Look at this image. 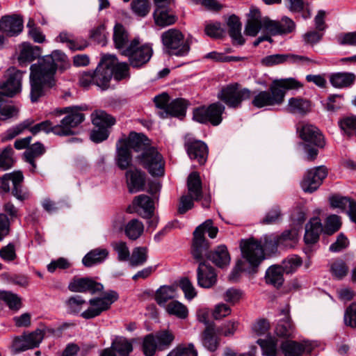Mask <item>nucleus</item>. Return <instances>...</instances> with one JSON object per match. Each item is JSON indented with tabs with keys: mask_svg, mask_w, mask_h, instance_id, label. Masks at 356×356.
I'll list each match as a JSON object with an SVG mask.
<instances>
[{
	"mask_svg": "<svg viewBox=\"0 0 356 356\" xmlns=\"http://www.w3.org/2000/svg\"><path fill=\"white\" fill-rule=\"evenodd\" d=\"M66 58L64 53L56 50L31 65L30 97L32 102H37L44 95L47 89L51 88L56 85V70L64 65Z\"/></svg>",
	"mask_w": 356,
	"mask_h": 356,
	"instance_id": "f257e3e1",
	"label": "nucleus"
},
{
	"mask_svg": "<svg viewBox=\"0 0 356 356\" xmlns=\"http://www.w3.org/2000/svg\"><path fill=\"white\" fill-rule=\"evenodd\" d=\"M302 84L294 78L274 80L268 90L254 92L252 105L257 108L280 106L284 101L286 92L289 90H298Z\"/></svg>",
	"mask_w": 356,
	"mask_h": 356,
	"instance_id": "f03ea898",
	"label": "nucleus"
},
{
	"mask_svg": "<svg viewBox=\"0 0 356 356\" xmlns=\"http://www.w3.org/2000/svg\"><path fill=\"white\" fill-rule=\"evenodd\" d=\"M161 40L164 51L170 56H185L191 49L188 40L177 29H170L163 32Z\"/></svg>",
	"mask_w": 356,
	"mask_h": 356,
	"instance_id": "7ed1b4c3",
	"label": "nucleus"
},
{
	"mask_svg": "<svg viewBox=\"0 0 356 356\" xmlns=\"http://www.w3.org/2000/svg\"><path fill=\"white\" fill-rule=\"evenodd\" d=\"M24 175L22 171L15 170L0 177V194L11 191L12 195L19 201H24L29 197L28 191L24 187Z\"/></svg>",
	"mask_w": 356,
	"mask_h": 356,
	"instance_id": "20e7f679",
	"label": "nucleus"
},
{
	"mask_svg": "<svg viewBox=\"0 0 356 356\" xmlns=\"http://www.w3.org/2000/svg\"><path fill=\"white\" fill-rule=\"evenodd\" d=\"M212 224V221L208 220L195 229L191 248V254L194 259L201 260L209 250V243L204 237V233L207 232L211 238L216 236L218 229Z\"/></svg>",
	"mask_w": 356,
	"mask_h": 356,
	"instance_id": "39448f33",
	"label": "nucleus"
},
{
	"mask_svg": "<svg viewBox=\"0 0 356 356\" xmlns=\"http://www.w3.org/2000/svg\"><path fill=\"white\" fill-rule=\"evenodd\" d=\"M83 106H69L60 110H57L56 113L60 115L66 113L59 124L55 125L54 134L58 136H70L74 134L73 128L76 127L85 120V115L81 113L85 110Z\"/></svg>",
	"mask_w": 356,
	"mask_h": 356,
	"instance_id": "423d86ee",
	"label": "nucleus"
},
{
	"mask_svg": "<svg viewBox=\"0 0 356 356\" xmlns=\"http://www.w3.org/2000/svg\"><path fill=\"white\" fill-rule=\"evenodd\" d=\"M175 340L173 332L169 330H162L155 334H149L143 339V352L145 356H153L156 350L168 349Z\"/></svg>",
	"mask_w": 356,
	"mask_h": 356,
	"instance_id": "0eeeda50",
	"label": "nucleus"
},
{
	"mask_svg": "<svg viewBox=\"0 0 356 356\" xmlns=\"http://www.w3.org/2000/svg\"><path fill=\"white\" fill-rule=\"evenodd\" d=\"M118 298V293L114 291L105 292L102 296L89 300V307L83 311L81 316L84 319H91L99 316L102 312L108 310L111 305Z\"/></svg>",
	"mask_w": 356,
	"mask_h": 356,
	"instance_id": "6e6552de",
	"label": "nucleus"
},
{
	"mask_svg": "<svg viewBox=\"0 0 356 356\" xmlns=\"http://www.w3.org/2000/svg\"><path fill=\"white\" fill-rule=\"evenodd\" d=\"M152 49L149 44L139 46L137 39L133 40L129 45L122 49L121 54L129 58L130 65L134 67H141L146 64L152 56Z\"/></svg>",
	"mask_w": 356,
	"mask_h": 356,
	"instance_id": "1a4fd4ad",
	"label": "nucleus"
},
{
	"mask_svg": "<svg viewBox=\"0 0 356 356\" xmlns=\"http://www.w3.org/2000/svg\"><path fill=\"white\" fill-rule=\"evenodd\" d=\"M252 92L248 88H241L238 83H232L222 88L218 98L230 108L240 107L243 100L251 98Z\"/></svg>",
	"mask_w": 356,
	"mask_h": 356,
	"instance_id": "9d476101",
	"label": "nucleus"
},
{
	"mask_svg": "<svg viewBox=\"0 0 356 356\" xmlns=\"http://www.w3.org/2000/svg\"><path fill=\"white\" fill-rule=\"evenodd\" d=\"M140 164L153 177L164 174V161L162 155L153 147H149L138 156Z\"/></svg>",
	"mask_w": 356,
	"mask_h": 356,
	"instance_id": "9b49d317",
	"label": "nucleus"
},
{
	"mask_svg": "<svg viewBox=\"0 0 356 356\" xmlns=\"http://www.w3.org/2000/svg\"><path fill=\"white\" fill-rule=\"evenodd\" d=\"M115 61L116 57L113 55H105L102 58L95 70L92 72L95 85L104 90L108 88Z\"/></svg>",
	"mask_w": 356,
	"mask_h": 356,
	"instance_id": "f8f14e48",
	"label": "nucleus"
},
{
	"mask_svg": "<svg viewBox=\"0 0 356 356\" xmlns=\"http://www.w3.org/2000/svg\"><path fill=\"white\" fill-rule=\"evenodd\" d=\"M225 106L220 102L210 104L208 107H200L193 111V119L200 123L209 122L213 126L222 122Z\"/></svg>",
	"mask_w": 356,
	"mask_h": 356,
	"instance_id": "ddd939ff",
	"label": "nucleus"
},
{
	"mask_svg": "<svg viewBox=\"0 0 356 356\" xmlns=\"http://www.w3.org/2000/svg\"><path fill=\"white\" fill-rule=\"evenodd\" d=\"M240 248L243 258L252 267H257L265 259L261 241L254 238L241 240Z\"/></svg>",
	"mask_w": 356,
	"mask_h": 356,
	"instance_id": "4468645a",
	"label": "nucleus"
},
{
	"mask_svg": "<svg viewBox=\"0 0 356 356\" xmlns=\"http://www.w3.org/2000/svg\"><path fill=\"white\" fill-rule=\"evenodd\" d=\"M44 337V332L40 329L22 335L13 337L11 350L14 353H19L29 349L38 347Z\"/></svg>",
	"mask_w": 356,
	"mask_h": 356,
	"instance_id": "2eb2a0df",
	"label": "nucleus"
},
{
	"mask_svg": "<svg viewBox=\"0 0 356 356\" xmlns=\"http://www.w3.org/2000/svg\"><path fill=\"white\" fill-rule=\"evenodd\" d=\"M34 123V120L31 118L26 119L21 123L11 127L6 131V137L8 139H13L24 132V130L29 129L33 134H36L40 131L46 133L53 132L54 134L55 125L49 120H45L31 127Z\"/></svg>",
	"mask_w": 356,
	"mask_h": 356,
	"instance_id": "dca6fc26",
	"label": "nucleus"
},
{
	"mask_svg": "<svg viewBox=\"0 0 356 356\" xmlns=\"http://www.w3.org/2000/svg\"><path fill=\"white\" fill-rule=\"evenodd\" d=\"M25 72L10 67L7 70V79L0 83V95L13 97L22 90V81Z\"/></svg>",
	"mask_w": 356,
	"mask_h": 356,
	"instance_id": "f3484780",
	"label": "nucleus"
},
{
	"mask_svg": "<svg viewBox=\"0 0 356 356\" xmlns=\"http://www.w3.org/2000/svg\"><path fill=\"white\" fill-rule=\"evenodd\" d=\"M327 170L324 166H318L307 171L301 181V188L306 193L316 191L327 177Z\"/></svg>",
	"mask_w": 356,
	"mask_h": 356,
	"instance_id": "a211bd4d",
	"label": "nucleus"
},
{
	"mask_svg": "<svg viewBox=\"0 0 356 356\" xmlns=\"http://www.w3.org/2000/svg\"><path fill=\"white\" fill-rule=\"evenodd\" d=\"M300 138L305 143L318 147H323L325 145L324 137L320 130L314 125L307 123H300L297 128Z\"/></svg>",
	"mask_w": 356,
	"mask_h": 356,
	"instance_id": "6ab92c4d",
	"label": "nucleus"
},
{
	"mask_svg": "<svg viewBox=\"0 0 356 356\" xmlns=\"http://www.w3.org/2000/svg\"><path fill=\"white\" fill-rule=\"evenodd\" d=\"M195 260L199 263L197 269V284L204 289H209L214 286L217 282V274L215 269L204 261V257L201 260Z\"/></svg>",
	"mask_w": 356,
	"mask_h": 356,
	"instance_id": "aec40b11",
	"label": "nucleus"
},
{
	"mask_svg": "<svg viewBox=\"0 0 356 356\" xmlns=\"http://www.w3.org/2000/svg\"><path fill=\"white\" fill-rule=\"evenodd\" d=\"M68 289L72 292H90L95 294L102 291L103 285L90 277H74L69 284Z\"/></svg>",
	"mask_w": 356,
	"mask_h": 356,
	"instance_id": "412c9836",
	"label": "nucleus"
},
{
	"mask_svg": "<svg viewBox=\"0 0 356 356\" xmlns=\"http://www.w3.org/2000/svg\"><path fill=\"white\" fill-rule=\"evenodd\" d=\"M185 148L191 159L196 160L200 165L204 164L208 156L207 145L201 140L186 138Z\"/></svg>",
	"mask_w": 356,
	"mask_h": 356,
	"instance_id": "4be33fe9",
	"label": "nucleus"
},
{
	"mask_svg": "<svg viewBox=\"0 0 356 356\" xmlns=\"http://www.w3.org/2000/svg\"><path fill=\"white\" fill-rule=\"evenodd\" d=\"M23 29V19L18 15H4L0 19V31L8 36L18 35Z\"/></svg>",
	"mask_w": 356,
	"mask_h": 356,
	"instance_id": "5701e85b",
	"label": "nucleus"
},
{
	"mask_svg": "<svg viewBox=\"0 0 356 356\" xmlns=\"http://www.w3.org/2000/svg\"><path fill=\"white\" fill-rule=\"evenodd\" d=\"M289 62L291 63H300L302 62H312L308 57L295 54H273L267 56L261 59V64L264 66H273Z\"/></svg>",
	"mask_w": 356,
	"mask_h": 356,
	"instance_id": "b1692460",
	"label": "nucleus"
},
{
	"mask_svg": "<svg viewBox=\"0 0 356 356\" xmlns=\"http://www.w3.org/2000/svg\"><path fill=\"white\" fill-rule=\"evenodd\" d=\"M132 350V343L127 339L117 337L110 348L102 351L101 356H128Z\"/></svg>",
	"mask_w": 356,
	"mask_h": 356,
	"instance_id": "393cba45",
	"label": "nucleus"
},
{
	"mask_svg": "<svg viewBox=\"0 0 356 356\" xmlns=\"http://www.w3.org/2000/svg\"><path fill=\"white\" fill-rule=\"evenodd\" d=\"M280 349L284 356H301L304 353H310L312 346L308 341L299 343L292 340H285L280 343Z\"/></svg>",
	"mask_w": 356,
	"mask_h": 356,
	"instance_id": "a878e982",
	"label": "nucleus"
},
{
	"mask_svg": "<svg viewBox=\"0 0 356 356\" xmlns=\"http://www.w3.org/2000/svg\"><path fill=\"white\" fill-rule=\"evenodd\" d=\"M119 143L127 146L129 149L143 152L148 148L149 140L144 134L131 132L128 138L119 140Z\"/></svg>",
	"mask_w": 356,
	"mask_h": 356,
	"instance_id": "bb28decb",
	"label": "nucleus"
},
{
	"mask_svg": "<svg viewBox=\"0 0 356 356\" xmlns=\"http://www.w3.org/2000/svg\"><path fill=\"white\" fill-rule=\"evenodd\" d=\"M129 191L131 193L144 190L145 174L137 168L130 169L126 172Z\"/></svg>",
	"mask_w": 356,
	"mask_h": 356,
	"instance_id": "cd10ccee",
	"label": "nucleus"
},
{
	"mask_svg": "<svg viewBox=\"0 0 356 356\" xmlns=\"http://www.w3.org/2000/svg\"><path fill=\"white\" fill-rule=\"evenodd\" d=\"M207 258L211 261L219 268H224L229 264L230 256L225 245H221L213 251L208 252L204 255V259Z\"/></svg>",
	"mask_w": 356,
	"mask_h": 356,
	"instance_id": "c85d7f7f",
	"label": "nucleus"
},
{
	"mask_svg": "<svg viewBox=\"0 0 356 356\" xmlns=\"http://www.w3.org/2000/svg\"><path fill=\"white\" fill-rule=\"evenodd\" d=\"M263 18L258 9L251 8L245 28V34L252 37L256 36L263 28Z\"/></svg>",
	"mask_w": 356,
	"mask_h": 356,
	"instance_id": "c756f323",
	"label": "nucleus"
},
{
	"mask_svg": "<svg viewBox=\"0 0 356 356\" xmlns=\"http://www.w3.org/2000/svg\"><path fill=\"white\" fill-rule=\"evenodd\" d=\"M323 228L318 218H314L306 225L304 240L306 244H314L319 238Z\"/></svg>",
	"mask_w": 356,
	"mask_h": 356,
	"instance_id": "7c9ffc66",
	"label": "nucleus"
},
{
	"mask_svg": "<svg viewBox=\"0 0 356 356\" xmlns=\"http://www.w3.org/2000/svg\"><path fill=\"white\" fill-rule=\"evenodd\" d=\"M310 102L301 97H291L289 99L286 106V111L291 114L304 115L309 112Z\"/></svg>",
	"mask_w": 356,
	"mask_h": 356,
	"instance_id": "2f4dec72",
	"label": "nucleus"
},
{
	"mask_svg": "<svg viewBox=\"0 0 356 356\" xmlns=\"http://www.w3.org/2000/svg\"><path fill=\"white\" fill-rule=\"evenodd\" d=\"M187 188L188 195L195 201L202 198V181L200 175L197 172H191L187 179Z\"/></svg>",
	"mask_w": 356,
	"mask_h": 356,
	"instance_id": "473e14b6",
	"label": "nucleus"
},
{
	"mask_svg": "<svg viewBox=\"0 0 356 356\" xmlns=\"http://www.w3.org/2000/svg\"><path fill=\"white\" fill-rule=\"evenodd\" d=\"M287 22L291 26L286 29H282L280 22L271 20L265 17L263 18V29L273 35L289 33L295 29L296 25L292 20H287Z\"/></svg>",
	"mask_w": 356,
	"mask_h": 356,
	"instance_id": "72a5a7b5",
	"label": "nucleus"
},
{
	"mask_svg": "<svg viewBox=\"0 0 356 356\" xmlns=\"http://www.w3.org/2000/svg\"><path fill=\"white\" fill-rule=\"evenodd\" d=\"M133 204L143 210V218H151L154 214V204L152 199L146 195H140L134 197Z\"/></svg>",
	"mask_w": 356,
	"mask_h": 356,
	"instance_id": "f704fd0d",
	"label": "nucleus"
},
{
	"mask_svg": "<svg viewBox=\"0 0 356 356\" xmlns=\"http://www.w3.org/2000/svg\"><path fill=\"white\" fill-rule=\"evenodd\" d=\"M356 80V76L352 72H338L330 75V81L332 86L337 88L351 86Z\"/></svg>",
	"mask_w": 356,
	"mask_h": 356,
	"instance_id": "c9c22d12",
	"label": "nucleus"
},
{
	"mask_svg": "<svg viewBox=\"0 0 356 356\" xmlns=\"http://www.w3.org/2000/svg\"><path fill=\"white\" fill-rule=\"evenodd\" d=\"M177 297V287L175 286H161L155 293L156 302L159 306L163 307H165L169 300H174L173 299Z\"/></svg>",
	"mask_w": 356,
	"mask_h": 356,
	"instance_id": "e433bc0d",
	"label": "nucleus"
},
{
	"mask_svg": "<svg viewBox=\"0 0 356 356\" xmlns=\"http://www.w3.org/2000/svg\"><path fill=\"white\" fill-rule=\"evenodd\" d=\"M202 343L207 350L215 351L219 346V338L216 335L215 325H208L201 334Z\"/></svg>",
	"mask_w": 356,
	"mask_h": 356,
	"instance_id": "4c0bfd02",
	"label": "nucleus"
},
{
	"mask_svg": "<svg viewBox=\"0 0 356 356\" xmlns=\"http://www.w3.org/2000/svg\"><path fill=\"white\" fill-rule=\"evenodd\" d=\"M45 152L44 145L40 143H35L26 149L24 152L25 161L31 165L30 170L34 173L36 170L35 159L42 155Z\"/></svg>",
	"mask_w": 356,
	"mask_h": 356,
	"instance_id": "58836bf2",
	"label": "nucleus"
},
{
	"mask_svg": "<svg viewBox=\"0 0 356 356\" xmlns=\"http://www.w3.org/2000/svg\"><path fill=\"white\" fill-rule=\"evenodd\" d=\"M283 273L284 271L281 266L273 265L270 266L266 272V282L276 288L280 287L284 283Z\"/></svg>",
	"mask_w": 356,
	"mask_h": 356,
	"instance_id": "ea45409f",
	"label": "nucleus"
},
{
	"mask_svg": "<svg viewBox=\"0 0 356 356\" xmlns=\"http://www.w3.org/2000/svg\"><path fill=\"white\" fill-rule=\"evenodd\" d=\"M282 314L284 318L278 323L275 328V332L280 337H291L294 333L295 327L289 316V312L282 310Z\"/></svg>",
	"mask_w": 356,
	"mask_h": 356,
	"instance_id": "a19ab883",
	"label": "nucleus"
},
{
	"mask_svg": "<svg viewBox=\"0 0 356 356\" xmlns=\"http://www.w3.org/2000/svg\"><path fill=\"white\" fill-rule=\"evenodd\" d=\"M91 120L95 127H103L108 129L115 123V119L104 111L98 110L91 114Z\"/></svg>",
	"mask_w": 356,
	"mask_h": 356,
	"instance_id": "79ce46f5",
	"label": "nucleus"
},
{
	"mask_svg": "<svg viewBox=\"0 0 356 356\" xmlns=\"http://www.w3.org/2000/svg\"><path fill=\"white\" fill-rule=\"evenodd\" d=\"M108 256V251L105 248H96L86 254L82 259L83 265L90 267L102 263Z\"/></svg>",
	"mask_w": 356,
	"mask_h": 356,
	"instance_id": "37998d69",
	"label": "nucleus"
},
{
	"mask_svg": "<svg viewBox=\"0 0 356 356\" xmlns=\"http://www.w3.org/2000/svg\"><path fill=\"white\" fill-rule=\"evenodd\" d=\"M227 26L229 27V34L230 37L237 42L240 45L244 43V40L241 35V23L239 18L236 15H231L227 20Z\"/></svg>",
	"mask_w": 356,
	"mask_h": 356,
	"instance_id": "c03bdc74",
	"label": "nucleus"
},
{
	"mask_svg": "<svg viewBox=\"0 0 356 356\" xmlns=\"http://www.w3.org/2000/svg\"><path fill=\"white\" fill-rule=\"evenodd\" d=\"M131 154L130 149L119 142L117 144L116 163L121 170L127 169L131 163Z\"/></svg>",
	"mask_w": 356,
	"mask_h": 356,
	"instance_id": "a18cd8bd",
	"label": "nucleus"
},
{
	"mask_svg": "<svg viewBox=\"0 0 356 356\" xmlns=\"http://www.w3.org/2000/svg\"><path fill=\"white\" fill-rule=\"evenodd\" d=\"M164 308L168 314L180 319H185L188 315L187 307L178 300H171Z\"/></svg>",
	"mask_w": 356,
	"mask_h": 356,
	"instance_id": "49530a36",
	"label": "nucleus"
},
{
	"mask_svg": "<svg viewBox=\"0 0 356 356\" xmlns=\"http://www.w3.org/2000/svg\"><path fill=\"white\" fill-rule=\"evenodd\" d=\"M257 343L262 349L263 354L266 356H277L278 340L272 336H268L266 339H259Z\"/></svg>",
	"mask_w": 356,
	"mask_h": 356,
	"instance_id": "de8ad7c7",
	"label": "nucleus"
},
{
	"mask_svg": "<svg viewBox=\"0 0 356 356\" xmlns=\"http://www.w3.org/2000/svg\"><path fill=\"white\" fill-rule=\"evenodd\" d=\"M188 106L187 101L182 98H177L172 101L167 106V111L165 117L168 115L175 117H182L185 115L186 110Z\"/></svg>",
	"mask_w": 356,
	"mask_h": 356,
	"instance_id": "09e8293b",
	"label": "nucleus"
},
{
	"mask_svg": "<svg viewBox=\"0 0 356 356\" xmlns=\"http://www.w3.org/2000/svg\"><path fill=\"white\" fill-rule=\"evenodd\" d=\"M40 54V48L38 46H33L29 43L22 44L19 60L20 62H31L38 58Z\"/></svg>",
	"mask_w": 356,
	"mask_h": 356,
	"instance_id": "8fccbe9b",
	"label": "nucleus"
},
{
	"mask_svg": "<svg viewBox=\"0 0 356 356\" xmlns=\"http://www.w3.org/2000/svg\"><path fill=\"white\" fill-rule=\"evenodd\" d=\"M144 226L142 222L138 219H132L129 221L124 228L125 235L131 240H136L143 234Z\"/></svg>",
	"mask_w": 356,
	"mask_h": 356,
	"instance_id": "3c124183",
	"label": "nucleus"
},
{
	"mask_svg": "<svg viewBox=\"0 0 356 356\" xmlns=\"http://www.w3.org/2000/svg\"><path fill=\"white\" fill-rule=\"evenodd\" d=\"M148 259V248L147 247H136L133 249L129 259L132 267L143 266Z\"/></svg>",
	"mask_w": 356,
	"mask_h": 356,
	"instance_id": "603ef678",
	"label": "nucleus"
},
{
	"mask_svg": "<svg viewBox=\"0 0 356 356\" xmlns=\"http://www.w3.org/2000/svg\"><path fill=\"white\" fill-rule=\"evenodd\" d=\"M154 18L156 24L161 27L172 25L177 21V17L170 14L165 8L156 9L154 12Z\"/></svg>",
	"mask_w": 356,
	"mask_h": 356,
	"instance_id": "864d4df0",
	"label": "nucleus"
},
{
	"mask_svg": "<svg viewBox=\"0 0 356 356\" xmlns=\"http://www.w3.org/2000/svg\"><path fill=\"white\" fill-rule=\"evenodd\" d=\"M113 40L118 49H124L128 42V33L121 24H116L114 26Z\"/></svg>",
	"mask_w": 356,
	"mask_h": 356,
	"instance_id": "5fc2aeb1",
	"label": "nucleus"
},
{
	"mask_svg": "<svg viewBox=\"0 0 356 356\" xmlns=\"http://www.w3.org/2000/svg\"><path fill=\"white\" fill-rule=\"evenodd\" d=\"M0 300H3L12 310H18L22 307L21 298L10 291H0Z\"/></svg>",
	"mask_w": 356,
	"mask_h": 356,
	"instance_id": "6e6d98bb",
	"label": "nucleus"
},
{
	"mask_svg": "<svg viewBox=\"0 0 356 356\" xmlns=\"http://www.w3.org/2000/svg\"><path fill=\"white\" fill-rule=\"evenodd\" d=\"M13 149L10 146L5 147L0 152V171H6L14 165Z\"/></svg>",
	"mask_w": 356,
	"mask_h": 356,
	"instance_id": "4d7b16f0",
	"label": "nucleus"
},
{
	"mask_svg": "<svg viewBox=\"0 0 356 356\" xmlns=\"http://www.w3.org/2000/svg\"><path fill=\"white\" fill-rule=\"evenodd\" d=\"M349 268L346 262L337 259L330 264V272L332 275L337 279H342L347 275Z\"/></svg>",
	"mask_w": 356,
	"mask_h": 356,
	"instance_id": "13d9d810",
	"label": "nucleus"
},
{
	"mask_svg": "<svg viewBox=\"0 0 356 356\" xmlns=\"http://www.w3.org/2000/svg\"><path fill=\"white\" fill-rule=\"evenodd\" d=\"M339 125L346 135L353 136L356 132V116L350 115L341 118L339 121Z\"/></svg>",
	"mask_w": 356,
	"mask_h": 356,
	"instance_id": "bf43d9fd",
	"label": "nucleus"
},
{
	"mask_svg": "<svg viewBox=\"0 0 356 356\" xmlns=\"http://www.w3.org/2000/svg\"><path fill=\"white\" fill-rule=\"evenodd\" d=\"M87 302L81 296H74L66 300V305L71 313L79 314L82 311Z\"/></svg>",
	"mask_w": 356,
	"mask_h": 356,
	"instance_id": "052dcab7",
	"label": "nucleus"
},
{
	"mask_svg": "<svg viewBox=\"0 0 356 356\" xmlns=\"http://www.w3.org/2000/svg\"><path fill=\"white\" fill-rule=\"evenodd\" d=\"M131 8L136 15L145 17L150 10V5L148 0H133Z\"/></svg>",
	"mask_w": 356,
	"mask_h": 356,
	"instance_id": "680f3d73",
	"label": "nucleus"
},
{
	"mask_svg": "<svg viewBox=\"0 0 356 356\" xmlns=\"http://www.w3.org/2000/svg\"><path fill=\"white\" fill-rule=\"evenodd\" d=\"M277 237L280 245L292 246V244L298 241V232L296 229L286 230Z\"/></svg>",
	"mask_w": 356,
	"mask_h": 356,
	"instance_id": "e2e57ef3",
	"label": "nucleus"
},
{
	"mask_svg": "<svg viewBox=\"0 0 356 356\" xmlns=\"http://www.w3.org/2000/svg\"><path fill=\"white\" fill-rule=\"evenodd\" d=\"M301 264V258L297 255H292L282 261L281 267L283 268L284 273L289 274L296 270Z\"/></svg>",
	"mask_w": 356,
	"mask_h": 356,
	"instance_id": "0e129e2a",
	"label": "nucleus"
},
{
	"mask_svg": "<svg viewBox=\"0 0 356 356\" xmlns=\"http://www.w3.org/2000/svg\"><path fill=\"white\" fill-rule=\"evenodd\" d=\"M19 112V108L15 105L8 104H0V120H7L17 117Z\"/></svg>",
	"mask_w": 356,
	"mask_h": 356,
	"instance_id": "69168bd1",
	"label": "nucleus"
},
{
	"mask_svg": "<svg viewBox=\"0 0 356 356\" xmlns=\"http://www.w3.org/2000/svg\"><path fill=\"white\" fill-rule=\"evenodd\" d=\"M341 225L340 218L337 215H331L326 219L323 231L325 234L332 235L339 229Z\"/></svg>",
	"mask_w": 356,
	"mask_h": 356,
	"instance_id": "338daca9",
	"label": "nucleus"
},
{
	"mask_svg": "<svg viewBox=\"0 0 356 356\" xmlns=\"http://www.w3.org/2000/svg\"><path fill=\"white\" fill-rule=\"evenodd\" d=\"M167 356H197V353L193 344L189 343L188 346H178L172 350Z\"/></svg>",
	"mask_w": 356,
	"mask_h": 356,
	"instance_id": "774afa93",
	"label": "nucleus"
}]
</instances>
